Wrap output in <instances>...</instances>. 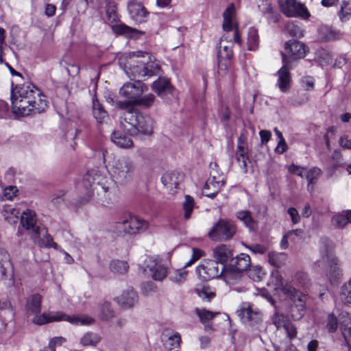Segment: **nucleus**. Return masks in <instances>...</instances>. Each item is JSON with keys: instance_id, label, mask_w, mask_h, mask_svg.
Listing matches in <instances>:
<instances>
[{"instance_id": "20e7f679", "label": "nucleus", "mask_w": 351, "mask_h": 351, "mask_svg": "<svg viewBox=\"0 0 351 351\" xmlns=\"http://www.w3.org/2000/svg\"><path fill=\"white\" fill-rule=\"evenodd\" d=\"M121 127L131 136L139 133L150 135L154 131V121L149 116L144 115L134 108L123 112Z\"/></svg>"}, {"instance_id": "6e6d98bb", "label": "nucleus", "mask_w": 351, "mask_h": 351, "mask_svg": "<svg viewBox=\"0 0 351 351\" xmlns=\"http://www.w3.org/2000/svg\"><path fill=\"white\" fill-rule=\"evenodd\" d=\"M193 254L191 259L186 262L184 265V267H187L193 265L197 260H199L202 256H204V252L197 248H193Z\"/></svg>"}, {"instance_id": "7ed1b4c3", "label": "nucleus", "mask_w": 351, "mask_h": 351, "mask_svg": "<svg viewBox=\"0 0 351 351\" xmlns=\"http://www.w3.org/2000/svg\"><path fill=\"white\" fill-rule=\"evenodd\" d=\"M119 65L130 78H143L157 75L159 64L152 60V56L147 52L135 51L124 53L119 58Z\"/></svg>"}, {"instance_id": "de8ad7c7", "label": "nucleus", "mask_w": 351, "mask_h": 351, "mask_svg": "<svg viewBox=\"0 0 351 351\" xmlns=\"http://www.w3.org/2000/svg\"><path fill=\"white\" fill-rule=\"evenodd\" d=\"M286 30L293 37L300 38L303 36V31L300 27L293 22H289L286 25Z\"/></svg>"}, {"instance_id": "2f4dec72", "label": "nucleus", "mask_w": 351, "mask_h": 351, "mask_svg": "<svg viewBox=\"0 0 351 351\" xmlns=\"http://www.w3.org/2000/svg\"><path fill=\"white\" fill-rule=\"evenodd\" d=\"M42 297L36 293L30 295L27 300L26 308L32 313H38L40 312Z\"/></svg>"}, {"instance_id": "cd10ccee", "label": "nucleus", "mask_w": 351, "mask_h": 351, "mask_svg": "<svg viewBox=\"0 0 351 351\" xmlns=\"http://www.w3.org/2000/svg\"><path fill=\"white\" fill-rule=\"evenodd\" d=\"M43 232H45L44 238L41 239L40 235L42 233H38L32 239L34 243L40 247H52L58 250V245L53 241L52 237L48 234L47 230L45 228Z\"/></svg>"}, {"instance_id": "49530a36", "label": "nucleus", "mask_w": 351, "mask_h": 351, "mask_svg": "<svg viewBox=\"0 0 351 351\" xmlns=\"http://www.w3.org/2000/svg\"><path fill=\"white\" fill-rule=\"evenodd\" d=\"M248 276L254 281H260L265 276V272L260 266H252L248 271Z\"/></svg>"}, {"instance_id": "4d7b16f0", "label": "nucleus", "mask_w": 351, "mask_h": 351, "mask_svg": "<svg viewBox=\"0 0 351 351\" xmlns=\"http://www.w3.org/2000/svg\"><path fill=\"white\" fill-rule=\"evenodd\" d=\"M272 321L277 328H280L281 327L284 328L285 325L288 322L286 321L285 316L279 313H276L274 315Z\"/></svg>"}, {"instance_id": "9b49d317", "label": "nucleus", "mask_w": 351, "mask_h": 351, "mask_svg": "<svg viewBox=\"0 0 351 351\" xmlns=\"http://www.w3.org/2000/svg\"><path fill=\"white\" fill-rule=\"evenodd\" d=\"M287 296L291 302L289 309L290 316L295 321L300 319L306 311V294L295 289V293H291Z\"/></svg>"}, {"instance_id": "052dcab7", "label": "nucleus", "mask_w": 351, "mask_h": 351, "mask_svg": "<svg viewBox=\"0 0 351 351\" xmlns=\"http://www.w3.org/2000/svg\"><path fill=\"white\" fill-rule=\"evenodd\" d=\"M64 342H66V339L62 337H56L53 339H51L49 343V346L46 347L49 350H53V351L56 350V346H60L62 345Z\"/></svg>"}, {"instance_id": "0eeeda50", "label": "nucleus", "mask_w": 351, "mask_h": 351, "mask_svg": "<svg viewBox=\"0 0 351 351\" xmlns=\"http://www.w3.org/2000/svg\"><path fill=\"white\" fill-rule=\"evenodd\" d=\"M67 321L73 325H90L94 319L84 315L69 316L60 312L44 313L33 318L34 323L43 325L52 322Z\"/></svg>"}, {"instance_id": "603ef678", "label": "nucleus", "mask_w": 351, "mask_h": 351, "mask_svg": "<svg viewBox=\"0 0 351 351\" xmlns=\"http://www.w3.org/2000/svg\"><path fill=\"white\" fill-rule=\"evenodd\" d=\"M348 223V217L346 215H336L332 218V223L338 228H343Z\"/></svg>"}, {"instance_id": "338daca9", "label": "nucleus", "mask_w": 351, "mask_h": 351, "mask_svg": "<svg viewBox=\"0 0 351 351\" xmlns=\"http://www.w3.org/2000/svg\"><path fill=\"white\" fill-rule=\"evenodd\" d=\"M302 86L306 90H313L314 88V80L311 77H304L301 80Z\"/></svg>"}, {"instance_id": "a19ab883", "label": "nucleus", "mask_w": 351, "mask_h": 351, "mask_svg": "<svg viewBox=\"0 0 351 351\" xmlns=\"http://www.w3.org/2000/svg\"><path fill=\"white\" fill-rule=\"evenodd\" d=\"M294 284L304 290L310 284L309 278L306 273L299 271L295 273L293 278Z\"/></svg>"}, {"instance_id": "8fccbe9b", "label": "nucleus", "mask_w": 351, "mask_h": 351, "mask_svg": "<svg viewBox=\"0 0 351 351\" xmlns=\"http://www.w3.org/2000/svg\"><path fill=\"white\" fill-rule=\"evenodd\" d=\"M114 317V313L110 308L108 302H104L101 307L99 317L101 319L109 320Z\"/></svg>"}, {"instance_id": "c85d7f7f", "label": "nucleus", "mask_w": 351, "mask_h": 351, "mask_svg": "<svg viewBox=\"0 0 351 351\" xmlns=\"http://www.w3.org/2000/svg\"><path fill=\"white\" fill-rule=\"evenodd\" d=\"M235 217L250 231H254L255 230L256 222V220L252 217V213L250 210H239L236 213Z\"/></svg>"}, {"instance_id": "e2e57ef3", "label": "nucleus", "mask_w": 351, "mask_h": 351, "mask_svg": "<svg viewBox=\"0 0 351 351\" xmlns=\"http://www.w3.org/2000/svg\"><path fill=\"white\" fill-rule=\"evenodd\" d=\"M339 145L343 149H351V138L344 134L340 136Z\"/></svg>"}, {"instance_id": "f257e3e1", "label": "nucleus", "mask_w": 351, "mask_h": 351, "mask_svg": "<svg viewBox=\"0 0 351 351\" xmlns=\"http://www.w3.org/2000/svg\"><path fill=\"white\" fill-rule=\"evenodd\" d=\"M108 166L110 176L88 173L83 178L88 198L103 204H111L117 199L118 184L125 185L131 182L136 171L135 162L126 156L114 158Z\"/></svg>"}, {"instance_id": "bb28decb", "label": "nucleus", "mask_w": 351, "mask_h": 351, "mask_svg": "<svg viewBox=\"0 0 351 351\" xmlns=\"http://www.w3.org/2000/svg\"><path fill=\"white\" fill-rule=\"evenodd\" d=\"M152 89L160 97L171 94L173 91L169 80L166 78H159L155 81L152 84Z\"/></svg>"}, {"instance_id": "c756f323", "label": "nucleus", "mask_w": 351, "mask_h": 351, "mask_svg": "<svg viewBox=\"0 0 351 351\" xmlns=\"http://www.w3.org/2000/svg\"><path fill=\"white\" fill-rule=\"evenodd\" d=\"M110 138L113 143L119 147L128 149L133 146L131 138L119 132H114L111 134Z\"/></svg>"}, {"instance_id": "37998d69", "label": "nucleus", "mask_w": 351, "mask_h": 351, "mask_svg": "<svg viewBox=\"0 0 351 351\" xmlns=\"http://www.w3.org/2000/svg\"><path fill=\"white\" fill-rule=\"evenodd\" d=\"M182 208L184 210V219H190L194 208V199L189 195H185Z\"/></svg>"}, {"instance_id": "39448f33", "label": "nucleus", "mask_w": 351, "mask_h": 351, "mask_svg": "<svg viewBox=\"0 0 351 351\" xmlns=\"http://www.w3.org/2000/svg\"><path fill=\"white\" fill-rule=\"evenodd\" d=\"M148 223L140 217L130 213H124L117 218L113 226V231L118 235L136 234L145 231Z\"/></svg>"}, {"instance_id": "3c124183", "label": "nucleus", "mask_w": 351, "mask_h": 351, "mask_svg": "<svg viewBox=\"0 0 351 351\" xmlns=\"http://www.w3.org/2000/svg\"><path fill=\"white\" fill-rule=\"evenodd\" d=\"M155 97L152 94H148L143 97H139L136 100L135 106H141L145 108L151 106L154 101Z\"/></svg>"}, {"instance_id": "dca6fc26", "label": "nucleus", "mask_w": 351, "mask_h": 351, "mask_svg": "<svg viewBox=\"0 0 351 351\" xmlns=\"http://www.w3.org/2000/svg\"><path fill=\"white\" fill-rule=\"evenodd\" d=\"M236 159L245 173L247 172V162L249 160L247 138L244 134H241L237 140Z\"/></svg>"}, {"instance_id": "a878e982", "label": "nucleus", "mask_w": 351, "mask_h": 351, "mask_svg": "<svg viewBox=\"0 0 351 351\" xmlns=\"http://www.w3.org/2000/svg\"><path fill=\"white\" fill-rule=\"evenodd\" d=\"M117 302L124 308H130L137 303L138 295L133 289H127L120 296L117 298Z\"/></svg>"}, {"instance_id": "6ab92c4d", "label": "nucleus", "mask_w": 351, "mask_h": 351, "mask_svg": "<svg viewBox=\"0 0 351 351\" xmlns=\"http://www.w3.org/2000/svg\"><path fill=\"white\" fill-rule=\"evenodd\" d=\"M250 265V257L249 255L241 253L230 261V271L232 275L233 272L241 273L245 271Z\"/></svg>"}, {"instance_id": "4c0bfd02", "label": "nucleus", "mask_w": 351, "mask_h": 351, "mask_svg": "<svg viewBox=\"0 0 351 351\" xmlns=\"http://www.w3.org/2000/svg\"><path fill=\"white\" fill-rule=\"evenodd\" d=\"M340 300L344 304L351 306V278L342 285Z\"/></svg>"}, {"instance_id": "bf43d9fd", "label": "nucleus", "mask_w": 351, "mask_h": 351, "mask_svg": "<svg viewBox=\"0 0 351 351\" xmlns=\"http://www.w3.org/2000/svg\"><path fill=\"white\" fill-rule=\"evenodd\" d=\"M289 173L297 175L301 178L306 176V169L304 167L295 165L294 164L290 165L288 168Z\"/></svg>"}, {"instance_id": "1a4fd4ad", "label": "nucleus", "mask_w": 351, "mask_h": 351, "mask_svg": "<svg viewBox=\"0 0 351 351\" xmlns=\"http://www.w3.org/2000/svg\"><path fill=\"white\" fill-rule=\"evenodd\" d=\"M237 232V226L234 221L227 219H220L215 223L208 232V237L213 241L230 240Z\"/></svg>"}, {"instance_id": "c03bdc74", "label": "nucleus", "mask_w": 351, "mask_h": 351, "mask_svg": "<svg viewBox=\"0 0 351 351\" xmlns=\"http://www.w3.org/2000/svg\"><path fill=\"white\" fill-rule=\"evenodd\" d=\"M339 16L341 21H348L351 18V3L343 1L341 5Z\"/></svg>"}, {"instance_id": "5fc2aeb1", "label": "nucleus", "mask_w": 351, "mask_h": 351, "mask_svg": "<svg viewBox=\"0 0 351 351\" xmlns=\"http://www.w3.org/2000/svg\"><path fill=\"white\" fill-rule=\"evenodd\" d=\"M208 180L210 181H220V182L225 183V178L222 173H219L217 166L216 164L214 165V167L211 166V170L210 172V178Z\"/></svg>"}, {"instance_id": "5701e85b", "label": "nucleus", "mask_w": 351, "mask_h": 351, "mask_svg": "<svg viewBox=\"0 0 351 351\" xmlns=\"http://www.w3.org/2000/svg\"><path fill=\"white\" fill-rule=\"evenodd\" d=\"M339 325L345 341L351 350V317L347 313L341 314Z\"/></svg>"}, {"instance_id": "2eb2a0df", "label": "nucleus", "mask_w": 351, "mask_h": 351, "mask_svg": "<svg viewBox=\"0 0 351 351\" xmlns=\"http://www.w3.org/2000/svg\"><path fill=\"white\" fill-rule=\"evenodd\" d=\"M283 66L277 73L278 80L276 86L282 93L287 92L291 87V77L289 72L290 61L286 56L283 58Z\"/></svg>"}, {"instance_id": "f704fd0d", "label": "nucleus", "mask_w": 351, "mask_h": 351, "mask_svg": "<svg viewBox=\"0 0 351 351\" xmlns=\"http://www.w3.org/2000/svg\"><path fill=\"white\" fill-rule=\"evenodd\" d=\"M93 114L98 123H102L108 116L107 112L97 99L93 100Z\"/></svg>"}, {"instance_id": "f3484780", "label": "nucleus", "mask_w": 351, "mask_h": 351, "mask_svg": "<svg viewBox=\"0 0 351 351\" xmlns=\"http://www.w3.org/2000/svg\"><path fill=\"white\" fill-rule=\"evenodd\" d=\"M161 339L165 348L169 351H178L180 349L182 339L179 332L165 329L162 333Z\"/></svg>"}, {"instance_id": "72a5a7b5", "label": "nucleus", "mask_w": 351, "mask_h": 351, "mask_svg": "<svg viewBox=\"0 0 351 351\" xmlns=\"http://www.w3.org/2000/svg\"><path fill=\"white\" fill-rule=\"evenodd\" d=\"M287 255L285 253L272 252L268 254V261L274 267L280 268L286 263Z\"/></svg>"}, {"instance_id": "0e129e2a", "label": "nucleus", "mask_w": 351, "mask_h": 351, "mask_svg": "<svg viewBox=\"0 0 351 351\" xmlns=\"http://www.w3.org/2000/svg\"><path fill=\"white\" fill-rule=\"evenodd\" d=\"M287 213L289 215L291 221L293 224H297L300 221V216L296 208L291 207L288 208Z\"/></svg>"}, {"instance_id": "864d4df0", "label": "nucleus", "mask_w": 351, "mask_h": 351, "mask_svg": "<svg viewBox=\"0 0 351 351\" xmlns=\"http://www.w3.org/2000/svg\"><path fill=\"white\" fill-rule=\"evenodd\" d=\"M338 326V321L333 313L328 315L326 329L329 332H334L337 330Z\"/></svg>"}, {"instance_id": "ddd939ff", "label": "nucleus", "mask_w": 351, "mask_h": 351, "mask_svg": "<svg viewBox=\"0 0 351 351\" xmlns=\"http://www.w3.org/2000/svg\"><path fill=\"white\" fill-rule=\"evenodd\" d=\"M223 29L228 32L234 29L233 38L234 42L239 45L241 44V40L239 34L238 28L235 23V10L233 4H231L226 9L223 14Z\"/></svg>"}, {"instance_id": "e433bc0d", "label": "nucleus", "mask_w": 351, "mask_h": 351, "mask_svg": "<svg viewBox=\"0 0 351 351\" xmlns=\"http://www.w3.org/2000/svg\"><path fill=\"white\" fill-rule=\"evenodd\" d=\"M101 341L99 335L91 332L85 333L80 339V343L83 346H95Z\"/></svg>"}, {"instance_id": "c9c22d12", "label": "nucleus", "mask_w": 351, "mask_h": 351, "mask_svg": "<svg viewBox=\"0 0 351 351\" xmlns=\"http://www.w3.org/2000/svg\"><path fill=\"white\" fill-rule=\"evenodd\" d=\"M195 312L199 317L202 323L205 324V327L206 329H211V326L209 324L206 325V323L213 319V317L217 315L219 313L217 312H212L206 308H196Z\"/></svg>"}, {"instance_id": "aec40b11", "label": "nucleus", "mask_w": 351, "mask_h": 351, "mask_svg": "<svg viewBox=\"0 0 351 351\" xmlns=\"http://www.w3.org/2000/svg\"><path fill=\"white\" fill-rule=\"evenodd\" d=\"M183 180V175L177 171H167L161 178L162 184L170 191L177 189Z\"/></svg>"}, {"instance_id": "9d476101", "label": "nucleus", "mask_w": 351, "mask_h": 351, "mask_svg": "<svg viewBox=\"0 0 351 351\" xmlns=\"http://www.w3.org/2000/svg\"><path fill=\"white\" fill-rule=\"evenodd\" d=\"M280 11L288 17L307 19L309 13L304 4L297 0H278Z\"/></svg>"}, {"instance_id": "ea45409f", "label": "nucleus", "mask_w": 351, "mask_h": 351, "mask_svg": "<svg viewBox=\"0 0 351 351\" xmlns=\"http://www.w3.org/2000/svg\"><path fill=\"white\" fill-rule=\"evenodd\" d=\"M259 37L258 31L255 28H250L248 31L247 45L248 49L251 51L256 50L258 47Z\"/></svg>"}, {"instance_id": "13d9d810", "label": "nucleus", "mask_w": 351, "mask_h": 351, "mask_svg": "<svg viewBox=\"0 0 351 351\" xmlns=\"http://www.w3.org/2000/svg\"><path fill=\"white\" fill-rule=\"evenodd\" d=\"M259 10L264 14H271L273 8L269 0H261L258 3Z\"/></svg>"}, {"instance_id": "f03ea898", "label": "nucleus", "mask_w": 351, "mask_h": 351, "mask_svg": "<svg viewBox=\"0 0 351 351\" xmlns=\"http://www.w3.org/2000/svg\"><path fill=\"white\" fill-rule=\"evenodd\" d=\"M13 113L27 116L31 113H40L47 107L46 97L32 84L17 86L11 93Z\"/></svg>"}, {"instance_id": "58836bf2", "label": "nucleus", "mask_w": 351, "mask_h": 351, "mask_svg": "<svg viewBox=\"0 0 351 351\" xmlns=\"http://www.w3.org/2000/svg\"><path fill=\"white\" fill-rule=\"evenodd\" d=\"M152 273V278L155 280H162L167 274V267L162 264L156 263L154 266L150 268Z\"/></svg>"}, {"instance_id": "a18cd8bd", "label": "nucleus", "mask_w": 351, "mask_h": 351, "mask_svg": "<svg viewBox=\"0 0 351 351\" xmlns=\"http://www.w3.org/2000/svg\"><path fill=\"white\" fill-rule=\"evenodd\" d=\"M116 32L121 34H124L130 37H138L141 32H138L136 29L130 27L125 25H119L116 27Z\"/></svg>"}, {"instance_id": "473e14b6", "label": "nucleus", "mask_w": 351, "mask_h": 351, "mask_svg": "<svg viewBox=\"0 0 351 351\" xmlns=\"http://www.w3.org/2000/svg\"><path fill=\"white\" fill-rule=\"evenodd\" d=\"M328 274L330 280H335L342 276L339 261L337 258H332L329 263Z\"/></svg>"}, {"instance_id": "6e6552de", "label": "nucleus", "mask_w": 351, "mask_h": 351, "mask_svg": "<svg viewBox=\"0 0 351 351\" xmlns=\"http://www.w3.org/2000/svg\"><path fill=\"white\" fill-rule=\"evenodd\" d=\"M225 267H219V263L215 260H207L202 262L196 267V273L199 278L207 280L220 277L223 274V278L226 282L232 283V274L229 271H224Z\"/></svg>"}, {"instance_id": "09e8293b", "label": "nucleus", "mask_w": 351, "mask_h": 351, "mask_svg": "<svg viewBox=\"0 0 351 351\" xmlns=\"http://www.w3.org/2000/svg\"><path fill=\"white\" fill-rule=\"evenodd\" d=\"M321 169L317 167H313L311 169L306 171V178L308 180V184H314L319 176L321 175Z\"/></svg>"}, {"instance_id": "680f3d73", "label": "nucleus", "mask_w": 351, "mask_h": 351, "mask_svg": "<svg viewBox=\"0 0 351 351\" xmlns=\"http://www.w3.org/2000/svg\"><path fill=\"white\" fill-rule=\"evenodd\" d=\"M187 276V272L182 269H178L175 271L173 276H171V279L173 281L176 282H183Z\"/></svg>"}, {"instance_id": "412c9836", "label": "nucleus", "mask_w": 351, "mask_h": 351, "mask_svg": "<svg viewBox=\"0 0 351 351\" xmlns=\"http://www.w3.org/2000/svg\"><path fill=\"white\" fill-rule=\"evenodd\" d=\"M232 46V42H227V45H219L217 53L219 70L223 69L222 66L223 65L226 67L229 64V60L233 55Z\"/></svg>"}, {"instance_id": "4be33fe9", "label": "nucleus", "mask_w": 351, "mask_h": 351, "mask_svg": "<svg viewBox=\"0 0 351 351\" xmlns=\"http://www.w3.org/2000/svg\"><path fill=\"white\" fill-rule=\"evenodd\" d=\"M239 316L244 322H258L260 319V312L253 311L249 303H243L237 311Z\"/></svg>"}, {"instance_id": "69168bd1", "label": "nucleus", "mask_w": 351, "mask_h": 351, "mask_svg": "<svg viewBox=\"0 0 351 351\" xmlns=\"http://www.w3.org/2000/svg\"><path fill=\"white\" fill-rule=\"evenodd\" d=\"M284 328L286 330L287 335L290 339H293L295 337H296V328L293 324L288 322L287 324L285 325Z\"/></svg>"}, {"instance_id": "393cba45", "label": "nucleus", "mask_w": 351, "mask_h": 351, "mask_svg": "<svg viewBox=\"0 0 351 351\" xmlns=\"http://www.w3.org/2000/svg\"><path fill=\"white\" fill-rule=\"evenodd\" d=\"M213 256L217 263L223 265L233 255L232 250L224 244L215 247L213 250Z\"/></svg>"}, {"instance_id": "79ce46f5", "label": "nucleus", "mask_w": 351, "mask_h": 351, "mask_svg": "<svg viewBox=\"0 0 351 351\" xmlns=\"http://www.w3.org/2000/svg\"><path fill=\"white\" fill-rule=\"evenodd\" d=\"M110 270L117 274H123L128 271L129 265L124 261H112L110 264Z\"/></svg>"}, {"instance_id": "423d86ee", "label": "nucleus", "mask_w": 351, "mask_h": 351, "mask_svg": "<svg viewBox=\"0 0 351 351\" xmlns=\"http://www.w3.org/2000/svg\"><path fill=\"white\" fill-rule=\"evenodd\" d=\"M144 86V84L140 80L124 84L119 89V94L126 98L128 101H114L115 107L123 110L124 112L135 108L136 100L145 90Z\"/></svg>"}, {"instance_id": "b1692460", "label": "nucleus", "mask_w": 351, "mask_h": 351, "mask_svg": "<svg viewBox=\"0 0 351 351\" xmlns=\"http://www.w3.org/2000/svg\"><path fill=\"white\" fill-rule=\"evenodd\" d=\"M128 11L131 18L136 23H143L145 21L148 12L145 8L137 2H131L128 5Z\"/></svg>"}, {"instance_id": "a211bd4d", "label": "nucleus", "mask_w": 351, "mask_h": 351, "mask_svg": "<svg viewBox=\"0 0 351 351\" xmlns=\"http://www.w3.org/2000/svg\"><path fill=\"white\" fill-rule=\"evenodd\" d=\"M269 284L274 286V289L280 290L286 295L295 293L296 288L288 282L284 283L282 276L278 270L271 272Z\"/></svg>"}, {"instance_id": "774afa93", "label": "nucleus", "mask_w": 351, "mask_h": 351, "mask_svg": "<svg viewBox=\"0 0 351 351\" xmlns=\"http://www.w3.org/2000/svg\"><path fill=\"white\" fill-rule=\"evenodd\" d=\"M17 191L16 186H10L5 189L3 195L6 199H12L16 196Z\"/></svg>"}, {"instance_id": "7c9ffc66", "label": "nucleus", "mask_w": 351, "mask_h": 351, "mask_svg": "<svg viewBox=\"0 0 351 351\" xmlns=\"http://www.w3.org/2000/svg\"><path fill=\"white\" fill-rule=\"evenodd\" d=\"M224 184V182H220V181L207 180L204 185L203 193L206 197L213 198L218 194Z\"/></svg>"}, {"instance_id": "4468645a", "label": "nucleus", "mask_w": 351, "mask_h": 351, "mask_svg": "<svg viewBox=\"0 0 351 351\" xmlns=\"http://www.w3.org/2000/svg\"><path fill=\"white\" fill-rule=\"evenodd\" d=\"M306 53L305 46L299 41H289L285 43V52L282 53V59L286 56L290 61L304 58Z\"/></svg>"}, {"instance_id": "f8f14e48", "label": "nucleus", "mask_w": 351, "mask_h": 351, "mask_svg": "<svg viewBox=\"0 0 351 351\" xmlns=\"http://www.w3.org/2000/svg\"><path fill=\"white\" fill-rule=\"evenodd\" d=\"M21 224L28 230L31 239L38 233H43L44 227H40L37 223L36 215L32 210H26L23 212L21 217Z\"/></svg>"}]
</instances>
